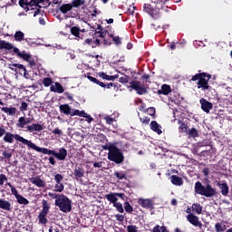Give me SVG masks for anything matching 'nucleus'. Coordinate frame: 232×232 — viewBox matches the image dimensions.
I'll return each mask as SVG.
<instances>
[{"mask_svg":"<svg viewBox=\"0 0 232 232\" xmlns=\"http://www.w3.org/2000/svg\"><path fill=\"white\" fill-rule=\"evenodd\" d=\"M104 150H108V159L111 162H115L116 164H122L124 162V154L115 145H106Z\"/></svg>","mask_w":232,"mask_h":232,"instance_id":"f257e3e1","label":"nucleus"},{"mask_svg":"<svg viewBox=\"0 0 232 232\" xmlns=\"http://www.w3.org/2000/svg\"><path fill=\"white\" fill-rule=\"evenodd\" d=\"M195 193L202 195L203 197L211 198L217 195V189L211 185L204 186L200 181H197L194 187Z\"/></svg>","mask_w":232,"mask_h":232,"instance_id":"f03ea898","label":"nucleus"},{"mask_svg":"<svg viewBox=\"0 0 232 232\" xmlns=\"http://www.w3.org/2000/svg\"><path fill=\"white\" fill-rule=\"evenodd\" d=\"M209 79H211V74L207 75L205 72H202L194 75L191 81H198V88L206 92V90H209Z\"/></svg>","mask_w":232,"mask_h":232,"instance_id":"7ed1b4c3","label":"nucleus"},{"mask_svg":"<svg viewBox=\"0 0 232 232\" xmlns=\"http://www.w3.org/2000/svg\"><path fill=\"white\" fill-rule=\"evenodd\" d=\"M55 206L60 208V211L63 213H70L72 211V201L68 197L60 194L58 198L55 200Z\"/></svg>","mask_w":232,"mask_h":232,"instance_id":"20e7f679","label":"nucleus"},{"mask_svg":"<svg viewBox=\"0 0 232 232\" xmlns=\"http://www.w3.org/2000/svg\"><path fill=\"white\" fill-rule=\"evenodd\" d=\"M14 139L17 140L18 142H22V144H25L27 148L30 146V140L24 139L19 134H12L10 132H5L4 137V141L8 142L9 144H14Z\"/></svg>","mask_w":232,"mask_h":232,"instance_id":"39448f33","label":"nucleus"},{"mask_svg":"<svg viewBox=\"0 0 232 232\" xmlns=\"http://www.w3.org/2000/svg\"><path fill=\"white\" fill-rule=\"evenodd\" d=\"M49 211H50V205H48V201L43 200V209L41 210L38 216L40 224H46L48 222L46 216L48 215Z\"/></svg>","mask_w":232,"mask_h":232,"instance_id":"423d86ee","label":"nucleus"},{"mask_svg":"<svg viewBox=\"0 0 232 232\" xmlns=\"http://www.w3.org/2000/svg\"><path fill=\"white\" fill-rule=\"evenodd\" d=\"M29 148L31 150H34V151H37L38 153H44V155H53L55 157V150H48L46 148H40L32 141L29 143Z\"/></svg>","mask_w":232,"mask_h":232,"instance_id":"0eeeda50","label":"nucleus"},{"mask_svg":"<svg viewBox=\"0 0 232 232\" xmlns=\"http://www.w3.org/2000/svg\"><path fill=\"white\" fill-rule=\"evenodd\" d=\"M130 88L135 90L139 95H144L148 93V89L142 85H140V82H132L130 83Z\"/></svg>","mask_w":232,"mask_h":232,"instance_id":"6e6552de","label":"nucleus"},{"mask_svg":"<svg viewBox=\"0 0 232 232\" xmlns=\"http://www.w3.org/2000/svg\"><path fill=\"white\" fill-rule=\"evenodd\" d=\"M0 49L3 50H14V53L17 54L18 57L21 56V51L17 47H14V45L8 42L0 41Z\"/></svg>","mask_w":232,"mask_h":232,"instance_id":"1a4fd4ad","label":"nucleus"},{"mask_svg":"<svg viewBox=\"0 0 232 232\" xmlns=\"http://www.w3.org/2000/svg\"><path fill=\"white\" fill-rule=\"evenodd\" d=\"M199 103L201 104V110H203V111H205V113H209V111H211V110H213V103L208 102V100L201 98L199 100Z\"/></svg>","mask_w":232,"mask_h":232,"instance_id":"9d476101","label":"nucleus"},{"mask_svg":"<svg viewBox=\"0 0 232 232\" xmlns=\"http://www.w3.org/2000/svg\"><path fill=\"white\" fill-rule=\"evenodd\" d=\"M31 122L32 119L22 116L17 120L16 128H20L21 130H23L24 128H26L28 124H31Z\"/></svg>","mask_w":232,"mask_h":232,"instance_id":"9b49d317","label":"nucleus"},{"mask_svg":"<svg viewBox=\"0 0 232 232\" xmlns=\"http://www.w3.org/2000/svg\"><path fill=\"white\" fill-rule=\"evenodd\" d=\"M187 220L192 224V226H195L196 227H199V229H202V223L198 220V217L188 214L187 216Z\"/></svg>","mask_w":232,"mask_h":232,"instance_id":"f8f14e48","label":"nucleus"},{"mask_svg":"<svg viewBox=\"0 0 232 232\" xmlns=\"http://www.w3.org/2000/svg\"><path fill=\"white\" fill-rule=\"evenodd\" d=\"M217 186H218L223 197H227L229 193V186L227 185V183L226 181H223L222 183L218 182Z\"/></svg>","mask_w":232,"mask_h":232,"instance_id":"ddd939ff","label":"nucleus"},{"mask_svg":"<svg viewBox=\"0 0 232 232\" xmlns=\"http://www.w3.org/2000/svg\"><path fill=\"white\" fill-rule=\"evenodd\" d=\"M138 203L140 204V206H141V208H145L146 209H149V208H151L153 206V201L150 198H140L138 199Z\"/></svg>","mask_w":232,"mask_h":232,"instance_id":"4468645a","label":"nucleus"},{"mask_svg":"<svg viewBox=\"0 0 232 232\" xmlns=\"http://www.w3.org/2000/svg\"><path fill=\"white\" fill-rule=\"evenodd\" d=\"M54 157L58 159V160H65L66 157H68V150L64 148H61L59 152H55Z\"/></svg>","mask_w":232,"mask_h":232,"instance_id":"2eb2a0df","label":"nucleus"},{"mask_svg":"<svg viewBox=\"0 0 232 232\" xmlns=\"http://www.w3.org/2000/svg\"><path fill=\"white\" fill-rule=\"evenodd\" d=\"M0 209H4L5 211H12V203L5 198H0Z\"/></svg>","mask_w":232,"mask_h":232,"instance_id":"dca6fc26","label":"nucleus"},{"mask_svg":"<svg viewBox=\"0 0 232 232\" xmlns=\"http://www.w3.org/2000/svg\"><path fill=\"white\" fill-rule=\"evenodd\" d=\"M4 113L9 115V117H14L15 113H17V109L15 107H0Z\"/></svg>","mask_w":232,"mask_h":232,"instance_id":"f3484780","label":"nucleus"},{"mask_svg":"<svg viewBox=\"0 0 232 232\" xmlns=\"http://www.w3.org/2000/svg\"><path fill=\"white\" fill-rule=\"evenodd\" d=\"M27 131H30V133H34V131H43L44 128L39 123H33L26 127Z\"/></svg>","mask_w":232,"mask_h":232,"instance_id":"a211bd4d","label":"nucleus"},{"mask_svg":"<svg viewBox=\"0 0 232 232\" xmlns=\"http://www.w3.org/2000/svg\"><path fill=\"white\" fill-rule=\"evenodd\" d=\"M50 91L54 93H64V88L59 82H55L53 85L50 87Z\"/></svg>","mask_w":232,"mask_h":232,"instance_id":"6ab92c4d","label":"nucleus"},{"mask_svg":"<svg viewBox=\"0 0 232 232\" xmlns=\"http://www.w3.org/2000/svg\"><path fill=\"white\" fill-rule=\"evenodd\" d=\"M35 4L34 0H20L19 5L22 6V8H24L25 10H30V7L33 6Z\"/></svg>","mask_w":232,"mask_h":232,"instance_id":"aec40b11","label":"nucleus"},{"mask_svg":"<svg viewBox=\"0 0 232 232\" xmlns=\"http://www.w3.org/2000/svg\"><path fill=\"white\" fill-rule=\"evenodd\" d=\"M29 181L32 184H34V186H37V188H44L45 183L40 178H31L29 179Z\"/></svg>","mask_w":232,"mask_h":232,"instance_id":"412c9836","label":"nucleus"},{"mask_svg":"<svg viewBox=\"0 0 232 232\" xmlns=\"http://www.w3.org/2000/svg\"><path fill=\"white\" fill-rule=\"evenodd\" d=\"M8 66H9V70H12V72H17V70H21L22 72H26V68L24 67V65L20 63H10Z\"/></svg>","mask_w":232,"mask_h":232,"instance_id":"4be33fe9","label":"nucleus"},{"mask_svg":"<svg viewBox=\"0 0 232 232\" xmlns=\"http://www.w3.org/2000/svg\"><path fill=\"white\" fill-rule=\"evenodd\" d=\"M105 198L111 204H116L117 200H119V198H117V193H110L105 195Z\"/></svg>","mask_w":232,"mask_h":232,"instance_id":"5701e85b","label":"nucleus"},{"mask_svg":"<svg viewBox=\"0 0 232 232\" xmlns=\"http://www.w3.org/2000/svg\"><path fill=\"white\" fill-rule=\"evenodd\" d=\"M150 130L158 133V135H160V133H162V130H160V125H159V123L155 121L150 122Z\"/></svg>","mask_w":232,"mask_h":232,"instance_id":"b1692460","label":"nucleus"},{"mask_svg":"<svg viewBox=\"0 0 232 232\" xmlns=\"http://www.w3.org/2000/svg\"><path fill=\"white\" fill-rule=\"evenodd\" d=\"M60 111H63L64 115H72V110L68 104L60 105Z\"/></svg>","mask_w":232,"mask_h":232,"instance_id":"393cba45","label":"nucleus"},{"mask_svg":"<svg viewBox=\"0 0 232 232\" xmlns=\"http://www.w3.org/2000/svg\"><path fill=\"white\" fill-rule=\"evenodd\" d=\"M171 182H172V184H174V186H182V184H184L182 178H180L177 175L171 176Z\"/></svg>","mask_w":232,"mask_h":232,"instance_id":"a878e982","label":"nucleus"},{"mask_svg":"<svg viewBox=\"0 0 232 232\" xmlns=\"http://www.w3.org/2000/svg\"><path fill=\"white\" fill-rule=\"evenodd\" d=\"M144 10H145V12H147V14H150V15H151V17H155V14H158V11L153 9L151 5H145Z\"/></svg>","mask_w":232,"mask_h":232,"instance_id":"bb28decb","label":"nucleus"},{"mask_svg":"<svg viewBox=\"0 0 232 232\" xmlns=\"http://www.w3.org/2000/svg\"><path fill=\"white\" fill-rule=\"evenodd\" d=\"M74 177L75 179H82V177H84V169L76 167L74 169Z\"/></svg>","mask_w":232,"mask_h":232,"instance_id":"cd10ccee","label":"nucleus"},{"mask_svg":"<svg viewBox=\"0 0 232 232\" xmlns=\"http://www.w3.org/2000/svg\"><path fill=\"white\" fill-rule=\"evenodd\" d=\"M72 8H73L72 4H64L60 7V12L62 14H68V12L72 11Z\"/></svg>","mask_w":232,"mask_h":232,"instance_id":"c85d7f7f","label":"nucleus"},{"mask_svg":"<svg viewBox=\"0 0 232 232\" xmlns=\"http://www.w3.org/2000/svg\"><path fill=\"white\" fill-rule=\"evenodd\" d=\"M14 40L18 43H23V41H24V33L22 31H16L14 33Z\"/></svg>","mask_w":232,"mask_h":232,"instance_id":"c756f323","label":"nucleus"},{"mask_svg":"<svg viewBox=\"0 0 232 232\" xmlns=\"http://www.w3.org/2000/svg\"><path fill=\"white\" fill-rule=\"evenodd\" d=\"M99 76L102 78V79H105L106 81H115V79H119V76L118 75H112V76H110L104 72H100L99 73Z\"/></svg>","mask_w":232,"mask_h":232,"instance_id":"7c9ffc66","label":"nucleus"},{"mask_svg":"<svg viewBox=\"0 0 232 232\" xmlns=\"http://www.w3.org/2000/svg\"><path fill=\"white\" fill-rule=\"evenodd\" d=\"M16 200L18 202V204H23L24 206H27V204H30V201H28V199H26V198L18 195L16 198Z\"/></svg>","mask_w":232,"mask_h":232,"instance_id":"2f4dec72","label":"nucleus"},{"mask_svg":"<svg viewBox=\"0 0 232 232\" xmlns=\"http://www.w3.org/2000/svg\"><path fill=\"white\" fill-rule=\"evenodd\" d=\"M75 115L78 117H86V112L84 111L74 110L71 113V117H75Z\"/></svg>","mask_w":232,"mask_h":232,"instance_id":"473e14b6","label":"nucleus"},{"mask_svg":"<svg viewBox=\"0 0 232 232\" xmlns=\"http://www.w3.org/2000/svg\"><path fill=\"white\" fill-rule=\"evenodd\" d=\"M192 211H196V213H198V215H200V213H202V206H200V204H198V203L193 204Z\"/></svg>","mask_w":232,"mask_h":232,"instance_id":"72a5a7b5","label":"nucleus"},{"mask_svg":"<svg viewBox=\"0 0 232 232\" xmlns=\"http://www.w3.org/2000/svg\"><path fill=\"white\" fill-rule=\"evenodd\" d=\"M71 34L74 35V37H79V35H81V29L77 26H73L71 28Z\"/></svg>","mask_w":232,"mask_h":232,"instance_id":"f704fd0d","label":"nucleus"},{"mask_svg":"<svg viewBox=\"0 0 232 232\" xmlns=\"http://www.w3.org/2000/svg\"><path fill=\"white\" fill-rule=\"evenodd\" d=\"M215 229L217 232L226 231V225H224L222 223H216Z\"/></svg>","mask_w":232,"mask_h":232,"instance_id":"c9c22d12","label":"nucleus"},{"mask_svg":"<svg viewBox=\"0 0 232 232\" xmlns=\"http://www.w3.org/2000/svg\"><path fill=\"white\" fill-rule=\"evenodd\" d=\"M74 8H79L84 5V0H72L71 4Z\"/></svg>","mask_w":232,"mask_h":232,"instance_id":"e433bc0d","label":"nucleus"},{"mask_svg":"<svg viewBox=\"0 0 232 232\" xmlns=\"http://www.w3.org/2000/svg\"><path fill=\"white\" fill-rule=\"evenodd\" d=\"M187 135H189V137H198V130H197V129L192 128L190 130H188V131L187 132Z\"/></svg>","mask_w":232,"mask_h":232,"instance_id":"4c0bfd02","label":"nucleus"},{"mask_svg":"<svg viewBox=\"0 0 232 232\" xmlns=\"http://www.w3.org/2000/svg\"><path fill=\"white\" fill-rule=\"evenodd\" d=\"M161 92H162L163 95H168V93H169L171 92V87H169V85H168V84H164L161 87Z\"/></svg>","mask_w":232,"mask_h":232,"instance_id":"58836bf2","label":"nucleus"},{"mask_svg":"<svg viewBox=\"0 0 232 232\" xmlns=\"http://www.w3.org/2000/svg\"><path fill=\"white\" fill-rule=\"evenodd\" d=\"M179 130L181 133H188V131H189V128L188 125H186V123H181Z\"/></svg>","mask_w":232,"mask_h":232,"instance_id":"ea45409f","label":"nucleus"},{"mask_svg":"<svg viewBox=\"0 0 232 232\" xmlns=\"http://www.w3.org/2000/svg\"><path fill=\"white\" fill-rule=\"evenodd\" d=\"M54 191H57L58 193L64 191V185L62 183H56L54 185Z\"/></svg>","mask_w":232,"mask_h":232,"instance_id":"a19ab883","label":"nucleus"},{"mask_svg":"<svg viewBox=\"0 0 232 232\" xmlns=\"http://www.w3.org/2000/svg\"><path fill=\"white\" fill-rule=\"evenodd\" d=\"M124 209L126 213H131L133 211V207L130 204V202H125L124 203Z\"/></svg>","mask_w":232,"mask_h":232,"instance_id":"79ce46f5","label":"nucleus"},{"mask_svg":"<svg viewBox=\"0 0 232 232\" xmlns=\"http://www.w3.org/2000/svg\"><path fill=\"white\" fill-rule=\"evenodd\" d=\"M113 207L116 208V209L119 211V213H124V208H122L121 203H114Z\"/></svg>","mask_w":232,"mask_h":232,"instance_id":"37998d69","label":"nucleus"},{"mask_svg":"<svg viewBox=\"0 0 232 232\" xmlns=\"http://www.w3.org/2000/svg\"><path fill=\"white\" fill-rule=\"evenodd\" d=\"M21 59H24V61H30V59L32 58V55L23 52L21 53L20 56Z\"/></svg>","mask_w":232,"mask_h":232,"instance_id":"c03bdc74","label":"nucleus"},{"mask_svg":"<svg viewBox=\"0 0 232 232\" xmlns=\"http://www.w3.org/2000/svg\"><path fill=\"white\" fill-rule=\"evenodd\" d=\"M52 82H53V81H52L51 78H44V79L43 80V84H44V86H45L46 88H48V86H51V85H52Z\"/></svg>","mask_w":232,"mask_h":232,"instance_id":"a18cd8bd","label":"nucleus"},{"mask_svg":"<svg viewBox=\"0 0 232 232\" xmlns=\"http://www.w3.org/2000/svg\"><path fill=\"white\" fill-rule=\"evenodd\" d=\"M28 110V103L23 102L20 106V111H26Z\"/></svg>","mask_w":232,"mask_h":232,"instance_id":"49530a36","label":"nucleus"},{"mask_svg":"<svg viewBox=\"0 0 232 232\" xmlns=\"http://www.w3.org/2000/svg\"><path fill=\"white\" fill-rule=\"evenodd\" d=\"M110 37H112V41L119 46L121 44V37L119 36H113V34H111Z\"/></svg>","mask_w":232,"mask_h":232,"instance_id":"de8ad7c7","label":"nucleus"},{"mask_svg":"<svg viewBox=\"0 0 232 232\" xmlns=\"http://www.w3.org/2000/svg\"><path fill=\"white\" fill-rule=\"evenodd\" d=\"M104 121H106L107 124H113V122L116 121L114 118H111L110 116H105Z\"/></svg>","mask_w":232,"mask_h":232,"instance_id":"09e8293b","label":"nucleus"},{"mask_svg":"<svg viewBox=\"0 0 232 232\" xmlns=\"http://www.w3.org/2000/svg\"><path fill=\"white\" fill-rule=\"evenodd\" d=\"M114 175L115 177H117V179H119V180H122V179H126V175H124V173L122 172H115Z\"/></svg>","mask_w":232,"mask_h":232,"instance_id":"8fccbe9b","label":"nucleus"},{"mask_svg":"<svg viewBox=\"0 0 232 232\" xmlns=\"http://www.w3.org/2000/svg\"><path fill=\"white\" fill-rule=\"evenodd\" d=\"M54 180H55L56 184H61V180H63V175L56 174L54 176Z\"/></svg>","mask_w":232,"mask_h":232,"instance_id":"3c124183","label":"nucleus"},{"mask_svg":"<svg viewBox=\"0 0 232 232\" xmlns=\"http://www.w3.org/2000/svg\"><path fill=\"white\" fill-rule=\"evenodd\" d=\"M6 180H8V178H6L5 174H2V176H0V186H3Z\"/></svg>","mask_w":232,"mask_h":232,"instance_id":"603ef678","label":"nucleus"},{"mask_svg":"<svg viewBox=\"0 0 232 232\" xmlns=\"http://www.w3.org/2000/svg\"><path fill=\"white\" fill-rule=\"evenodd\" d=\"M128 232H137V227L130 225L127 227Z\"/></svg>","mask_w":232,"mask_h":232,"instance_id":"864d4df0","label":"nucleus"},{"mask_svg":"<svg viewBox=\"0 0 232 232\" xmlns=\"http://www.w3.org/2000/svg\"><path fill=\"white\" fill-rule=\"evenodd\" d=\"M140 121L143 124H150V118L149 117L144 116L143 118H140Z\"/></svg>","mask_w":232,"mask_h":232,"instance_id":"5fc2aeb1","label":"nucleus"},{"mask_svg":"<svg viewBox=\"0 0 232 232\" xmlns=\"http://www.w3.org/2000/svg\"><path fill=\"white\" fill-rule=\"evenodd\" d=\"M87 79L91 82H94V84H97L99 82V80H97L95 77L93 76H87Z\"/></svg>","mask_w":232,"mask_h":232,"instance_id":"6e6d98bb","label":"nucleus"},{"mask_svg":"<svg viewBox=\"0 0 232 232\" xmlns=\"http://www.w3.org/2000/svg\"><path fill=\"white\" fill-rule=\"evenodd\" d=\"M115 218H116V220H118V222H124V216L121 214H117Z\"/></svg>","mask_w":232,"mask_h":232,"instance_id":"4d7b16f0","label":"nucleus"},{"mask_svg":"<svg viewBox=\"0 0 232 232\" xmlns=\"http://www.w3.org/2000/svg\"><path fill=\"white\" fill-rule=\"evenodd\" d=\"M147 112H148L149 115H150V116L155 115V108H153V107L149 108V109L147 110Z\"/></svg>","mask_w":232,"mask_h":232,"instance_id":"13d9d810","label":"nucleus"},{"mask_svg":"<svg viewBox=\"0 0 232 232\" xmlns=\"http://www.w3.org/2000/svg\"><path fill=\"white\" fill-rule=\"evenodd\" d=\"M11 192H12V195H14L15 197V198H17V196L19 195L17 193V189L14 188V187H11Z\"/></svg>","mask_w":232,"mask_h":232,"instance_id":"bf43d9fd","label":"nucleus"},{"mask_svg":"<svg viewBox=\"0 0 232 232\" xmlns=\"http://www.w3.org/2000/svg\"><path fill=\"white\" fill-rule=\"evenodd\" d=\"M3 156L5 157V159H12V153L10 152L4 151Z\"/></svg>","mask_w":232,"mask_h":232,"instance_id":"052dcab7","label":"nucleus"},{"mask_svg":"<svg viewBox=\"0 0 232 232\" xmlns=\"http://www.w3.org/2000/svg\"><path fill=\"white\" fill-rule=\"evenodd\" d=\"M48 195L51 197V198H55V200H57L59 198V195L61 194L49 193Z\"/></svg>","mask_w":232,"mask_h":232,"instance_id":"680f3d73","label":"nucleus"},{"mask_svg":"<svg viewBox=\"0 0 232 232\" xmlns=\"http://www.w3.org/2000/svg\"><path fill=\"white\" fill-rule=\"evenodd\" d=\"M53 133L54 135H63V130H59V129H54V130H53Z\"/></svg>","mask_w":232,"mask_h":232,"instance_id":"e2e57ef3","label":"nucleus"},{"mask_svg":"<svg viewBox=\"0 0 232 232\" xmlns=\"http://www.w3.org/2000/svg\"><path fill=\"white\" fill-rule=\"evenodd\" d=\"M96 34H99V37H106V34H108V31H101L97 32Z\"/></svg>","mask_w":232,"mask_h":232,"instance_id":"0e129e2a","label":"nucleus"},{"mask_svg":"<svg viewBox=\"0 0 232 232\" xmlns=\"http://www.w3.org/2000/svg\"><path fill=\"white\" fill-rule=\"evenodd\" d=\"M84 119H87V122H92V121H93V118H92L90 115H88V113H85V116H83Z\"/></svg>","mask_w":232,"mask_h":232,"instance_id":"69168bd1","label":"nucleus"},{"mask_svg":"<svg viewBox=\"0 0 232 232\" xmlns=\"http://www.w3.org/2000/svg\"><path fill=\"white\" fill-rule=\"evenodd\" d=\"M49 162L52 166H55V159L53 157L49 158Z\"/></svg>","mask_w":232,"mask_h":232,"instance_id":"338daca9","label":"nucleus"},{"mask_svg":"<svg viewBox=\"0 0 232 232\" xmlns=\"http://www.w3.org/2000/svg\"><path fill=\"white\" fill-rule=\"evenodd\" d=\"M94 168H102V162H95L93 163Z\"/></svg>","mask_w":232,"mask_h":232,"instance_id":"774afa93","label":"nucleus"}]
</instances>
